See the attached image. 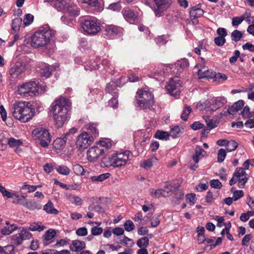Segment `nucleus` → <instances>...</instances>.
Listing matches in <instances>:
<instances>
[{
	"label": "nucleus",
	"instance_id": "obj_21",
	"mask_svg": "<svg viewBox=\"0 0 254 254\" xmlns=\"http://www.w3.org/2000/svg\"><path fill=\"white\" fill-rule=\"evenodd\" d=\"M206 152L200 146H197L195 149V154L192 156V159L195 163L199 162L200 158L203 157Z\"/></svg>",
	"mask_w": 254,
	"mask_h": 254
},
{
	"label": "nucleus",
	"instance_id": "obj_60",
	"mask_svg": "<svg viewBox=\"0 0 254 254\" xmlns=\"http://www.w3.org/2000/svg\"><path fill=\"white\" fill-rule=\"evenodd\" d=\"M91 234L94 236H97L101 234L103 232V229L101 227L94 226L91 229Z\"/></svg>",
	"mask_w": 254,
	"mask_h": 254
},
{
	"label": "nucleus",
	"instance_id": "obj_30",
	"mask_svg": "<svg viewBox=\"0 0 254 254\" xmlns=\"http://www.w3.org/2000/svg\"><path fill=\"white\" fill-rule=\"evenodd\" d=\"M0 192L4 197H6L7 198H12L14 196L16 197H18V195L16 193L10 192L7 190L1 184H0Z\"/></svg>",
	"mask_w": 254,
	"mask_h": 254
},
{
	"label": "nucleus",
	"instance_id": "obj_35",
	"mask_svg": "<svg viewBox=\"0 0 254 254\" xmlns=\"http://www.w3.org/2000/svg\"><path fill=\"white\" fill-rule=\"evenodd\" d=\"M24 206L31 210H34L36 209H40L41 207V205L38 204L34 200H26Z\"/></svg>",
	"mask_w": 254,
	"mask_h": 254
},
{
	"label": "nucleus",
	"instance_id": "obj_37",
	"mask_svg": "<svg viewBox=\"0 0 254 254\" xmlns=\"http://www.w3.org/2000/svg\"><path fill=\"white\" fill-rule=\"evenodd\" d=\"M22 22V19L21 18H16L12 20L11 28L14 32L19 31Z\"/></svg>",
	"mask_w": 254,
	"mask_h": 254
},
{
	"label": "nucleus",
	"instance_id": "obj_27",
	"mask_svg": "<svg viewBox=\"0 0 254 254\" xmlns=\"http://www.w3.org/2000/svg\"><path fill=\"white\" fill-rule=\"evenodd\" d=\"M43 209L48 214H58L59 211L54 208L53 203L49 200L43 207Z\"/></svg>",
	"mask_w": 254,
	"mask_h": 254
},
{
	"label": "nucleus",
	"instance_id": "obj_26",
	"mask_svg": "<svg viewBox=\"0 0 254 254\" xmlns=\"http://www.w3.org/2000/svg\"><path fill=\"white\" fill-rule=\"evenodd\" d=\"M122 13L125 18L127 20L134 21L137 18L136 14L129 8H126L123 9Z\"/></svg>",
	"mask_w": 254,
	"mask_h": 254
},
{
	"label": "nucleus",
	"instance_id": "obj_31",
	"mask_svg": "<svg viewBox=\"0 0 254 254\" xmlns=\"http://www.w3.org/2000/svg\"><path fill=\"white\" fill-rule=\"evenodd\" d=\"M73 170L74 172L77 175L88 177V176H86V174L88 175L89 174V172H86L83 167L79 164H75L73 165Z\"/></svg>",
	"mask_w": 254,
	"mask_h": 254
},
{
	"label": "nucleus",
	"instance_id": "obj_56",
	"mask_svg": "<svg viewBox=\"0 0 254 254\" xmlns=\"http://www.w3.org/2000/svg\"><path fill=\"white\" fill-rule=\"evenodd\" d=\"M210 186L214 189H219L222 187V183L217 179L210 182Z\"/></svg>",
	"mask_w": 254,
	"mask_h": 254
},
{
	"label": "nucleus",
	"instance_id": "obj_34",
	"mask_svg": "<svg viewBox=\"0 0 254 254\" xmlns=\"http://www.w3.org/2000/svg\"><path fill=\"white\" fill-rule=\"evenodd\" d=\"M204 11L198 7H194L190 11V17L197 18L203 15Z\"/></svg>",
	"mask_w": 254,
	"mask_h": 254
},
{
	"label": "nucleus",
	"instance_id": "obj_18",
	"mask_svg": "<svg viewBox=\"0 0 254 254\" xmlns=\"http://www.w3.org/2000/svg\"><path fill=\"white\" fill-rule=\"evenodd\" d=\"M199 78H214L215 76V72L209 70L207 67L203 66L202 68L199 69L197 72Z\"/></svg>",
	"mask_w": 254,
	"mask_h": 254
},
{
	"label": "nucleus",
	"instance_id": "obj_49",
	"mask_svg": "<svg viewBox=\"0 0 254 254\" xmlns=\"http://www.w3.org/2000/svg\"><path fill=\"white\" fill-rule=\"evenodd\" d=\"M226 156V152L225 149L221 148L218 150L217 154V160L219 162H223Z\"/></svg>",
	"mask_w": 254,
	"mask_h": 254
},
{
	"label": "nucleus",
	"instance_id": "obj_16",
	"mask_svg": "<svg viewBox=\"0 0 254 254\" xmlns=\"http://www.w3.org/2000/svg\"><path fill=\"white\" fill-rule=\"evenodd\" d=\"M244 102L243 100H239L235 102L232 106L229 107L227 112H225L224 115L226 116L227 114L230 115H234L237 112L241 110L244 106Z\"/></svg>",
	"mask_w": 254,
	"mask_h": 254
},
{
	"label": "nucleus",
	"instance_id": "obj_42",
	"mask_svg": "<svg viewBox=\"0 0 254 254\" xmlns=\"http://www.w3.org/2000/svg\"><path fill=\"white\" fill-rule=\"evenodd\" d=\"M137 245L140 248H146L149 245L148 238L147 237H144L139 239L137 242Z\"/></svg>",
	"mask_w": 254,
	"mask_h": 254
},
{
	"label": "nucleus",
	"instance_id": "obj_40",
	"mask_svg": "<svg viewBox=\"0 0 254 254\" xmlns=\"http://www.w3.org/2000/svg\"><path fill=\"white\" fill-rule=\"evenodd\" d=\"M154 137L159 139L167 140L169 139V134L166 131L157 130L154 135Z\"/></svg>",
	"mask_w": 254,
	"mask_h": 254
},
{
	"label": "nucleus",
	"instance_id": "obj_58",
	"mask_svg": "<svg viewBox=\"0 0 254 254\" xmlns=\"http://www.w3.org/2000/svg\"><path fill=\"white\" fill-rule=\"evenodd\" d=\"M167 41L166 37L165 35L158 36L155 39V42L158 45H164Z\"/></svg>",
	"mask_w": 254,
	"mask_h": 254
},
{
	"label": "nucleus",
	"instance_id": "obj_3",
	"mask_svg": "<svg viewBox=\"0 0 254 254\" xmlns=\"http://www.w3.org/2000/svg\"><path fill=\"white\" fill-rule=\"evenodd\" d=\"M27 102H18L11 107L13 117L22 123L29 121L35 115V109Z\"/></svg>",
	"mask_w": 254,
	"mask_h": 254
},
{
	"label": "nucleus",
	"instance_id": "obj_7",
	"mask_svg": "<svg viewBox=\"0 0 254 254\" xmlns=\"http://www.w3.org/2000/svg\"><path fill=\"white\" fill-rule=\"evenodd\" d=\"M39 86L35 81L26 82L18 86L17 93L25 97H33L38 93Z\"/></svg>",
	"mask_w": 254,
	"mask_h": 254
},
{
	"label": "nucleus",
	"instance_id": "obj_22",
	"mask_svg": "<svg viewBox=\"0 0 254 254\" xmlns=\"http://www.w3.org/2000/svg\"><path fill=\"white\" fill-rule=\"evenodd\" d=\"M65 13H68L70 15L76 16L78 15L79 11L77 6L70 0L67 5L64 11Z\"/></svg>",
	"mask_w": 254,
	"mask_h": 254
},
{
	"label": "nucleus",
	"instance_id": "obj_41",
	"mask_svg": "<svg viewBox=\"0 0 254 254\" xmlns=\"http://www.w3.org/2000/svg\"><path fill=\"white\" fill-rule=\"evenodd\" d=\"M156 160L155 157H152L149 159L143 160L140 164V166L144 169L150 168L152 166V163Z\"/></svg>",
	"mask_w": 254,
	"mask_h": 254
},
{
	"label": "nucleus",
	"instance_id": "obj_9",
	"mask_svg": "<svg viewBox=\"0 0 254 254\" xmlns=\"http://www.w3.org/2000/svg\"><path fill=\"white\" fill-rule=\"evenodd\" d=\"M155 3L154 11L156 16L160 17L171 4V0H152Z\"/></svg>",
	"mask_w": 254,
	"mask_h": 254
},
{
	"label": "nucleus",
	"instance_id": "obj_54",
	"mask_svg": "<svg viewBox=\"0 0 254 254\" xmlns=\"http://www.w3.org/2000/svg\"><path fill=\"white\" fill-rule=\"evenodd\" d=\"M51 72L49 66H45L42 69L41 76L47 78L51 74Z\"/></svg>",
	"mask_w": 254,
	"mask_h": 254
},
{
	"label": "nucleus",
	"instance_id": "obj_55",
	"mask_svg": "<svg viewBox=\"0 0 254 254\" xmlns=\"http://www.w3.org/2000/svg\"><path fill=\"white\" fill-rule=\"evenodd\" d=\"M247 176L248 175L246 174L245 175L243 176V178L239 179L238 186L240 188H244L245 187V184L248 180V177Z\"/></svg>",
	"mask_w": 254,
	"mask_h": 254
},
{
	"label": "nucleus",
	"instance_id": "obj_29",
	"mask_svg": "<svg viewBox=\"0 0 254 254\" xmlns=\"http://www.w3.org/2000/svg\"><path fill=\"white\" fill-rule=\"evenodd\" d=\"M18 229V226L12 224L10 226H6L1 230V233L3 235H8L11 234L14 231Z\"/></svg>",
	"mask_w": 254,
	"mask_h": 254
},
{
	"label": "nucleus",
	"instance_id": "obj_20",
	"mask_svg": "<svg viewBox=\"0 0 254 254\" xmlns=\"http://www.w3.org/2000/svg\"><path fill=\"white\" fill-rule=\"evenodd\" d=\"M246 174V171L241 168H236L235 172L233 175L232 179L229 182V185L232 186L238 181L239 179L243 177Z\"/></svg>",
	"mask_w": 254,
	"mask_h": 254
},
{
	"label": "nucleus",
	"instance_id": "obj_45",
	"mask_svg": "<svg viewBox=\"0 0 254 254\" xmlns=\"http://www.w3.org/2000/svg\"><path fill=\"white\" fill-rule=\"evenodd\" d=\"M56 235V232L54 229H49L47 230L44 235V240L49 241L54 238Z\"/></svg>",
	"mask_w": 254,
	"mask_h": 254
},
{
	"label": "nucleus",
	"instance_id": "obj_48",
	"mask_svg": "<svg viewBox=\"0 0 254 254\" xmlns=\"http://www.w3.org/2000/svg\"><path fill=\"white\" fill-rule=\"evenodd\" d=\"M44 225H39L38 223H34L29 226V229L32 231H42L45 229Z\"/></svg>",
	"mask_w": 254,
	"mask_h": 254
},
{
	"label": "nucleus",
	"instance_id": "obj_25",
	"mask_svg": "<svg viewBox=\"0 0 254 254\" xmlns=\"http://www.w3.org/2000/svg\"><path fill=\"white\" fill-rule=\"evenodd\" d=\"M188 60L186 59H183L178 61L175 64V66L177 69V72H181L183 69L187 68L189 66Z\"/></svg>",
	"mask_w": 254,
	"mask_h": 254
},
{
	"label": "nucleus",
	"instance_id": "obj_15",
	"mask_svg": "<svg viewBox=\"0 0 254 254\" xmlns=\"http://www.w3.org/2000/svg\"><path fill=\"white\" fill-rule=\"evenodd\" d=\"M209 102L211 105L207 107V110L214 112L222 107L226 103V100L224 98L217 97L211 99Z\"/></svg>",
	"mask_w": 254,
	"mask_h": 254
},
{
	"label": "nucleus",
	"instance_id": "obj_33",
	"mask_svg": "<svg viewBox=\"0 0 254 254\" xmlns=\"http://www.w3.org/2000/svg\"><path fill=\"white\" fill-rule=\"evenodd\" d=\"M66 138H57L54 140L53 145L57 149H62L65 144Z\"/></svg>",
	"mask_w": 254,
	"mask_h": 254
},
{
	"label": "nucleus",
	"instance_id": "obj_10",
	"mask_svg": "<svg viewBox=\"0 0 254 254\" xmlns=\"http://www.w3.org/2000/svg\"><path fill=\"white\" fill-rule=\"evenodd\" d=\"M93 142V137L88 133L84 132L77 137L76 145L78 149L83 150L90 146Z\"/></svg>",
	"mask_w": 254,
	"mask_h": 254
},
{
	"label": "nucleus",
	"instance_id": "obj_52",
	"mask_svg": "<svg viewBox=\"0 0 254 254\" xmlns=\"http://www.w3.org/2000/svg\"><path fill=\"white\" fill-rule=\"evenodd\" d=\"M184 196V193L182 191H179L175 194V197L173 199V201L176 204H179L180 203V200L183 199Z\"/></svg>",
	"mask_w": 254,
	"mask_h": 254
},
{
	"label": "nucleus",
	"instance_id": "obj_59",
	"mask_svg": "<svg viewBox=\"0 0 254 254\" xmlns=\"http://www.w3.org/2000/svg\"><path fill=\"white\" fill-rule=\"evenodd\" d=\"M71 201L72 203L76 205H80L82 204V200L79 197L77 196H72L70 197Z\"/></svg>",
	"mask_w": 254,
	"mask_h": 254
},
{
	"label": "nucleus",
	"instance_id": "obj_36",
	"mask_svg": "<svg viewBox=\"0 0 254 254\" xmlns=\"http://www.w3.org/2000/svg\"><path fill=\"white\" fill-rule=\"evenodd\" d=\"M111 174L109 173H106L99 176H92L90 178V179L92 182H103L109 178Z\"/></svg>",
	"mask_w": 254,
	"mask_h": 254
},
{
	"label": "nucleus",
	"instance_id": "obj_13",
	"mask_svg": "<svg viewBox=\"0 0 254 254\" xmlns=\"http://www.w3.org/2000/svg\"><path fill=\"white\" fill-rule=\"evenodd\" d=\"M32 236V234L29 231L22 228L19 233L12 236V240L15 244L19 246L22 244L24 240L30 239Z\"/></svg>",
	"mask_w": 254,
	"mask_h": 254
},
{
	"label": "nucleus",
	"instance_id": "obj_62",
	"mask_svg": "<svg viewBox=\"0 0 254 254\" xmlns=\"http://www.w3.org/2000/svg\"><path fill=\"white\" fill-rule=\"evenodd\" d=\"M253 238L252 235L247 234L244 236L242 241V245L243 246H248L250 241Z\"/></svg>",
	"mask_w": 254,
	"mask_h": 254
},
{
	"label": "nucleus",
	"instance_id": "obj_53",
	"mask_svg": "<svg viewBox=\"0 0 254 254\" xmlns=\"http://www.w3.org/2000/svg\"><path fill=\"white\" fill-rule=\"evenodd\" d=\"M214 42L218 46H222L226 42L225 37L218 36L214 38Z\"/></svg>",
	"mask_w": 254,
	"mask_h": 254
},
{
	"label": "nucleus",
	"instance_id": "obj_44",
	"mask_svg": "<svg viewBox=\"0 0 254 254\" xmlns=\"http://www.w3.org/2000/svg\"><path fill=\"white\" fill-rule=\"evenodd\" d=\"M191 112V108L190 106L186 105L184 108L183 111L181 115V119L184 121H187L188 120V116Z\"/></svg>",
	"mask_w": 254,
	"mask_h": 254
},
{
	"label": "nucleus",
	"instance_id": "obj_6",
	"mask_svg": "<svg viewBox=\"0 0 254 254\" xmlns=\"http://www.w3.org/2000/svg\"><path fill=\"white\" fill-rule=\"evenodd\" d=\"M81 26L87 35H95L101 31L100 24L94 18L85 19L81 21Z\"/></svg>",
	"mask_w": 254,
	"mask_h": 254
},
{
	"label": "nucleus",
	"instance_id": "obj_19",
	"mask_svg": "<svg viewBox=\"0 0 254 254\" xmlns=\"http://www.w3.org/2000/svg\"><path fill=\"white\" fill-rule=\"evenodd\" d=\"M70 0H45V2L53 1L54 5L59 11L64 12Z\"/></svg>",
	"mask_w": 254,
	"mask_h": 254
},
{
	"label": "nucleus",
	"instance_id": "obj_38",
	"mask_svg": "<svg viewBox=\"0 0 254 254\" xmlns=\"http://www.w3.org/2000/svg\"><path fill=\"white\" fill-rule=\"evenodd\" d=\"M238 144L233 140H228L226 144V150L228 152L234 151L238 147Z\"/></svg>",
	"mask_w": 254,
	"mask_h": 254
},
{
	"label": "nucleus",
	"instance_id": "obj_39",
	"mask_svg": "<svg viewBox=\"0 0 254 254\" xmlns=\"http://www.w3.org/2000/svg\"><path fill=\"white\" fill-rule=\"evenodd\" d=\"M231 37L232 41L237 42L243 37V33L238 30H235L232 32Z\"/></svg>",
	"mask_w": 254,
	"mask_h": 254
},
{
	"label": "nucleus",
	"instance_id": "obj_24",
	"mask_svg": "<svg viewBox=\"0 0 254 254\" xmlns=\"http://www.w3.org/2000/svg\"><path fill=\"white\" fill-rule=\"evenodd\" d=\"M23 67L15 65L9 69V73L13 78H17L23 72Z\"/></svg>",
	"mask_w": 254,
	"mask_h": 254
},
{
	"label": "nucleus",
	"instance_id": "obj_17",
	"mask_svg": "<svg viewBox=\"0 0 254 254\" xmlns=\"http://www.w3.org/2000/svg\"><path fill=\"white\" fill-rule=\"evenodd\" d=\"M86 248V245L84 241L74 240L72 241L70 246V249L72 252H75L77 254Z\"/></svg>",
	"mask_w": 254,
	"mask_h": 254
},
{
	"label": "nucleus",
	"instance_id": "obj_4",
	"mask_svg": "<svg viewBox=\"0 0 254 254\" xmlns=\"http://www.w3.org/2000/svg\"><path fill=\"white\" fill-rule=\"evenodd\" d=\"M129 151L114 153L107 157H104L102 162L106 167H120L126 164L128 160Z\"/></svg>",
	"mask_w": 254,
	"mask_h": 254
},
{
	"label": "nucleus",
	"instance_id": "obj_64",
	"mask_svg": "<svg viewBox=\"0 0 254 254\" xmlns=\"http://www.w3.org/2000/svg\"><path fill=\"white\" fill-rule=\"evenodd\" d=\"M242 48L244 50H249L250 52H254V45L249 42L243 45Z\"/></svg>",
	"mask_w": 254,
	"mask_h": 254
},
{
	"label": "nucleus",
	"instance_id": "obj_5",
	"mask_svg": "<svg viewBox=\"0 0 254 254\" xmlns=\"http://www.w3.org/2000/svg\"><path fill=\"white\" fill-rule=\"evenodd\" d=\"M136 104L140 109H149L153 107L154 103L152 94L148 91L138 90L136 92Z\"/></svg>",
	"mask_w": 254,
	"mask_h": 254
},
{
	"label": "nucleus",
	"instance_id": "obj_57",
	"mask_svg": "<svg viewBox=\"0 0 254 254\" xmlns=\"http://www.w3.org/2000/svg\"><path fill=\"white\" fill-rule=\"evenodd\" d=\"M186 200L190 203V205H193L196 201L195 194L193 193L188 194L186 195Z\"/></svg>",
	"mask_w": 254,
	"mask_h": 254
},
{
	"label": "nucleus",
	"instance_id": "obj_28",
	"mask_svg": "<svg viewBox=\"0 0 254 254\" xmlns=\"http://www.w3.org/2000/svg\"><path fill=\"white\" fill-rule=\"evenodd\" d=\"M150 194L153 197L159 198L161 196L166 197L168 196V191L162 189H158L157 190L151 189L150 190Z\"/></svg>",
	"mask_w": 254,
	"mask_h": 254
},
{
	"label": "nucleus",
	"instance_id": "obj_14",
	"mask_svg": "<svg viewBox=\"0 0 254 254\" xmlns=\"http://www.w3.org/2000/svg\"><path fill=\"white\" fill-rule=\"evenodd\" d=\"M123 28L114 25H108L105 28V35L110 38H113L116 36H120L123 33Z\"/></svg>",
	"mask_w": 254,
	"mask_h": 254
},
{
	"label": "nucleus",
	"instance_id": "obj_11",
	"mask_svg": "<svg viewBox=\"0 0 254 254\" xmlns=\"http://www.w3.org/2000/svg\"><path fill=\"white\" fill-rule=\"evenodd\" d=\"M105 153L102 146H94L89 149L87 152V158L90 162H94Z\"/></svg>",
	"mask_w": 254,
	"mask_h": 254
},
{
	"label": "nucleus",
	"instance_id": "obj_47",
	"mask_svg": "<svg viewBox=\"0 0 254 254\" xmlns=\"http://www.w3.org/2000/svg\"><path fill=\"white\" fill-rule=\"evenodd\" d=\"M14 248L13 246H7L4 248L0 246V254H9L11 251H14Z\"/></svg>",
	"mask_w": 254,
	"mask_h": 254
},
{
	"label": "nucleus",
	"instance_id": "obj_61",
	"mask_svg": "<svg viewBox=\"0 0 254 254\" xmlns=\"http://www.w3.org/2000/svg\"><path fill=\"white\" fill-rule=\"evenodd\" d=\"M76 234L79 236H85L87 235V230L85 227H81L76 230Z\"/></svg>",
	"mask_w": 254,
	"mask_h": 254
},
{
	"label": "nucleus",
	"instance_id": "obj_51",
	"mask_svg": "<svg viewBox=\"0 0 254 254\" xmlns=\"http://www.w3.org/2000/svg\"><path fill=\"white\" fill-rule=\"evenodd\" d=\"M124 226L125 230L127 232L132 231L135 228L133 223L130 220H127Z\"/></svg>",
	"mask_w": 254,
	"mask_h": 254
},
{
	"label": "nucleus",
	"instance_id": "obj_32",
	"mask_svg": "<svg viewBox=\"0 0 254 254\" xmlns=\"http://www.w3.org/2000/svg\"><path fill=\"white\" fill-rule=\"evenodd\" d=\"M184 128L179 126H175L172 127L170 130V135L173 138L178 137L183 132Z\"/></svg>",
	"mask_w": 254,
	"mask_h": 254
},
{
	"label": "nucleus",
	"instance_id": "obj_46",
	"mask_svg": "<svg viewBox=\"0 0 254 254\" xmlns=\"http://www.w3.org/2000/svg\"><path fill=\"white\" fill-rule=\"evenodd\" d=\"M34 16L31 14H26L23 19V23L25 26H28L33 21Z\"/></svg>",
	"mask_w": 254,
	"mask_h": 254
},
{
	"label": "nucleus",
	"instance_id": "obj_23",
	"mask_svg": "<svg viewBox=\"0 0 254 254\" xmlns=\"http://www.w3.org/2000/svg\"><path fill=\"white\" fill-rule=\"evenodd\" d=\"M8 144L11 147L14 148L16 152L21 151V149L19 148V147L22 144V141L21 140L10 137L8 139Z\"/></svg>",
	"mask_w": 254,
	"mask_h": 254
},
{
	"label": "nucleus",
	"instance_id": "obj_2",
	"mask_svg": "<svg viewBox=\"0 0 254 254\" xmlns=\"http://www.w3.org/2000/svg\"><path fill=\"white\" fill-rule=\"evenodd\" d=\"M56 31L48 25L41 26L31 37V45L34 48L44 47L54 38Z\"/></svg>",
	"mask_w": 254,
	"mask_h": 254
},
{
	"label": "nucleus",
	"instance_id": "obj_43",
	"mask_svg": "<svg viewBox=\"0 0 254 254\" xmlns=\"http://www.w3.org/2000/svg\"><path fill=\"white\" fill-rule=\"evenodd\" d=\"M56 170L59 174L67 176L70 173L69 169L65 165L59 166Z\"/></svg>",
	"mask_w": 254,
	"mask_h": 254
},
{
	"label": "nucleus",
	"instance_id": "obj_50",
	"mask_svg": "<svg viewBox=\"0 0 254 254\" xmlns=\"http://www.w3.org/2000/svg\"><path fill=\"white\" fill-rule=\"evenodd\" d=\"M82 2L87 3L92 7L98 8L100 6V3L98 0H81Z\"/></svg>",
	"mask_w": 254,
	"mask_h": 254
},
{
	"label": "nucleus",
	"instance_id": "obj_1",
	"mask_svg": "<svg viewBox=\"0 0 254 254\" xmlns=\"http://www.w3.org/2000/svg\"><path fill=\"white\" fill-rule=\"evenodd\" d=\"M70 104L69 100L63 96L56 99L52 103L50 111L57 127H62L67 121Z\"/></svg>",
	"mask_w": 254,
	"mask_h": 254
},
{
	"label": "nucleus",
	"instance_id": "obj_63",
	"mask_svg": "<svg viewBox=\"0 0 254 254\" xmlns=\"http://www.w3.org/2000/svg\"><path fill=\"white\" fill-rule=\"evenodd\" d=\"M160 223L159 215H155L151 220V225L153 227H156Z\"/></svg>",
	"mask_w": 254,
	"mask_h": 254
},
{
	"label": "nucleus",
	"instance_id": "obj_12",
	"mask_svg": "<svg viewBox=\"0 0 254 254\" xmlns=\"http://www.w3.org/2000/svg\"><path fill=\"white\" fill-rule=\"evenodd\" d=\"M181 88V84L179 80L171 79L166 85V89L172 96L179 94Z\"/></svg>",
	"mask_w": 254,
	"mask_h": 254
},
{
	"label": "nucleus",
	"instance_id": "obj_8",
	"mask_svg": "<svg viewBox=\"0 0 254 254\" xmlns=\"http://www.w3.org/2000/svg\"><path fill=\"white\" fill-rule=\"evenodd\" d=\"M34 138L39 141L40 145L47 147L51 141V137L48 130L44 128H36L32 132Z\"/></svg>",
	"mask_w": 254,
	"mask_h": 254
}]
</instances>
